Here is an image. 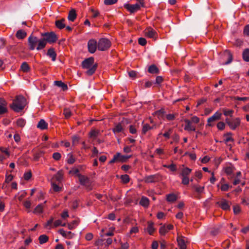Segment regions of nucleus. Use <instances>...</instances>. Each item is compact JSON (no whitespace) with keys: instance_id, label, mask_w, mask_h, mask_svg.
Returning <instances> with one entry per match:
<instances>
[{"instance_id":"nucleus-55","label":"nucleus","mask_w":249,"mask_h":249,"mask_svg":"<svg viewBox=\"0 0 249 249\" xmlns=\"http://www.w3.org/2000/svg\"><path fill=\"white\" fill-rule=\"evenodd\" d=\"M118 0H104L105 5H112L117 2Z\"/></svg>"},{"instance_id":"nucleus-18","label":"nucleus","mask_w":249,"mask_h":249,"mask_svg":"<svg viewBox=\"0 0 249 249\" xmlns=\"http://www.w3.org/2000/svg\"><path fill=\"white\" fill-rule=\"evenodd\" d=\"M193 188L195 189V191L198 193V195L196 196V197L198 199L200 198V194L204 192V186H200L197 185H193Z\"/></svg>"},{"instance_id":"nucleus-40","label":"nucleus","mask_w":249,"mask_h":249,"mask_svg":"<svg viewBox=\"0 0 249 249\" xmlns=\"http://www.w3.org/2000/svg\"><path fill=\"white\" fill-rule=\"evenodd\" d=\"M53 221V217H51L50 219L47 221V222L44 224V227L50 229L52 228H53V225H52V223Z\"/></svg>"},{"instance_id":"nucleus-7","label":"nucleus","mask_w":249,"mask_h":249,"mask_svg":"<svg viewBox=\"0 0 249 249\" xmlns=\"http://www.w3.org/2000/svg\"><path fill=\"white\" fill-rule=\"evenodd\" d=\"M111 46L110 41L105 38H101L98 42V49L101 51L107 50Z\"/></svg>"},{"instance_id":"nucleus-63","label":"nucleus","mask_w":249,"mask_h":249,"mask_svg":"<svg viewBox=\"0 0 249 249\" xmlns=\"http://www.w3.org/2000/svg\"><path fill=\"white\" fill-rule=\"evenodd\" d=\"M129 246L127 242L121 243V249H128Z\"/></svg>"},{"instance_id":"nucleus-51","label":"nucleus","mask_w":249,"mask_h":249,"mask_svg":"<svg viewBox=\"0 0 249 249\" xmlns=\"http://www.w3.org/2000/svg\"><path fill=\"white\" fill-rule=\"evenodd\" d=\"M225 124L223 122H219L217 124V127L219 130H222L225 128Z\"/></svg>"},{"instance_id":"nucleus-53","label":"nucleus","mask_w":249,"mask_h":249,"mask_svg":"<svg viewBox=\"0 0 249 249\" xmlns=\"http://www.w3.org/2000/svg\"><path fill=\"white\" fill-rule=\"evenodd\" d=\"M190 179L188 177H182V183L184 185H188L189 183Z\"/></svg>"},{"instance_id":"nucleus-49","label":"nucleus","mask_w":249,"mask_h":249,"mask_svg":"<svg viewBox=\"0 0 249 249\" xmlns=\"http://www.w3.org/2000/svg\"><path fill=\"white\" fill-rule=\"evenodd\" d=\"M78 224L77 221L73 220L71 223L68 224V227L70 230H72L75 228L74 225H77Z\"/></svg>"},{"instance_id":"nucleus-12","label":"nucleus","mask_w":249,"mask_h":249,"mask_svg":"<svg viewBox=\"0 0 249 249\" xmlns=\"http://www.w3.org/2000/svg\"><path fill=\"white\" fill-rule=\"evenodd\" d=\"M144 34L145 36L153 38L156 40L158 36L157 32L151 27L146 28L144 31Z\"/></svg>"},{"instance_id":"nucleus-22","label":"nucleus","mask_w":249,"mask_h":249,"mask_svg":"<svg viewBox=\"0 0 249 249\" xmlns=\"http://www.w3.org/2000/svg\"><path fill=\"white\" fill-rule=\"evenodd\" d=\"M46 202L45 201L44 203L38 204L34 209L33 213L36 214H39L43 212V209L44 207V204Z\"/></svg>"},{"instance_id":"nucleus-23","label":"nucleus","mask_w":249,"mask_h":249,"mask_svg":"<svg viewBox=\"0 0 249 249\" xmlns=\"http://www.w3.org/2000/svg\"><path fill=\"white\" fill-rule=\"evenodd\" d=\"M192 170L188 167H183L181 169L180 175L181 177H188L190 174Z\"/></svg>"},{"instance_id":"nucleus-42","label":"nucleus","mask_w":249,"mask_h":249,"mask_svg":"<svg viewBox=\"0 0 249 249\" xmlns=\"http://www.w3.org/2000/svg\"><path fill=\"white\" fill-rule=\"evenodd\" d=\"M26 122L25 120L22 118H19L17 121V125L20 127H23L25 125Z\"/></svg>"},{"instance_id":"nucleus-47","label":"nucleus","mask_w":249,"mask_h":249,"mask_svg":"<svg viewBox=\"0 0 249 249\" xmlns=\"http://www.w3.org/2000/svg\"><path fill=\"white\" fill-rule=\"evenodd\" d=\"M231 135L232 134L231 133H228L225 135V136H226V138L225 140V142L226 143H227L228 142H229L230 141H231V142L233 141V139L231 137Z\"/></svg>"},{"instance_id":"nucleus-36","label":"nucleus","mask_w":249,"mask_h":249,"mask_svg":"<svg viewBox=\"0 0 249 249\" xmlns=\"http://www.w3.org/2000/svg\"><path fill=\"white\" fill-rule=\"evenodd\" d=\"M243 59L246 62L249 61V49H245L243 52Z\"/></svg>"},{"instance_id":"nucleus-44","label":"nucleus","mask_w":249,"mask_h":249,"mask_svg":"<svg viewBox=\"0 0 249 249\" xmlns=\"http://www.w3.org/2000/svg\"><path fill=\"white\" fill-rule=\"evenodd\" d=\"M63 114L66 119H68L71 116V112L69 108H65L63 110Z\"/></svg>"},{"instance_id":"nucleus-31","label":"nucleus","mask_w":249,"mask_h":249,"mask_svg":"<svg viewBox=\"0 0 249 249\" xmlns=\"http://www.w3.org/2000/svg\"><path fill=\"white\" fill-rule=\"evenodd\" d=\"M148 71L150 73L157 74L159 73V70L156 65H152L148 68Z\"/></svg>"},{"instance_id":"nucleus-38","label":"nucleus","mask_w":249,"mask_h":249,"mask_svg":"<svg viewBox=\"0 0 249 249\" xmlns=\"http://www.w3.org/2000/svg\"><path fill=\"white\" fill-rule=\"evenodd\" d=\"M152 129V127H150V125L148 124H143L142 128V134H145L147 132Z\"/></svg>"},{"instance_id":"nucleus-16","label":"nucleus","mask_w":249,"mask_h":249,"mask_svg":"<svg viewBox=\"0 0 249 249\" xmlns=\"http://www.w3.org/2000/svg\"><path fill=\"white\" fill-rule=\"evenodd\" d=\"M185 126H184V130L191 131H195L196 130V126L193 124L191 121L189 120H185Z\"/></svg>"},{"instance_id":"nucleus-27","label":"nucleus","mask_w":249,"mask_h":249,"mask_svg":"<svg viewBox=\"0 0 249 249\" xmlns=\"http://www.w3.org/2000/svg\"><path fill=\"white\" fill-rule=\"evenodd\" d=\"M100 134V131L96 129H92L89 133V137L95 140Z\"/></svg>"},{"instance_id":"nucleus-56","label":"nucleus","mask_w":249,"mask_h":249,"mask_svg":"<svg viewBox=\"0 0 249 249\" xmlns=\"http://www.w3.org/2000/svg\"><path fill=\"white\" fill-rule=\"evenodd\" d=\"M52 187L53 190L56 192H59L61 189V188L54 183H52Z\"/></svg>"},{"instance_id":"nucleus-21","label":"nucleus","mask_w":249,"mask_h":249,"mask_svg":"<svg viewBox=\"0 0 249 249\" xmlns=\"http://www.w3.org/2000/svg\"><path fill=\"white\" fill-rule=\"evenodd\" d=\"M65 21V19L64 18H62L59 20H56L55 21V25L56 27L59 29H62L66 26Z\"/></svg>"},{"instance_id":"nucleus-14","label":"nucleus","mask_w":249,"mask_h":249,"mask_svg":"<svg viewBox=\"0 0 249 249\" xmlns=\"http://www.w3.org/2000/svg\"><path fill=\"white\" fill-rule=\"evenodd\" d=\"M112 130L115 134L123 132L124 130V124L122 122H120L115 124Z\"/></svg>"},{"instance_id":"nucleus-35","label":"nucleus","mask_w":249,"mask_h":249,"mask_svg":"<svg viewBox=\"0 0 249 249\" xmlns=\"http://www.w3.org/2000/svg\"><path fill=\"white\" fill-rule=\"evenodd\" d=\"M147 230L149 234L152 235L154 233L155 231V228H154L153 223L150 222H148Z\"/></svg>"},{"instance_id":"nucleus-24","label":"nucleus","mask_w":249,"mask_h":249,"mask_svg":"<svg viewBox=\"0 0 249 249\" xmlns=\"http://www.w3.org/2000/svg\"><path fill=\"white\" fill-rule=\"evenodd\" d=\"M177 242L179 249H186V245L185 241L181 237H178L177 238Z\"/></svg>"},{"instance_id":"nucleus-29","label":"nucleus","mask_w":249,"mask_h":249,"mask_svg":"<svg viewBox=\"0 0 249 249\" xmlns=\"http://www.w3.org/2000/svg\"><path fill=\"white\" fill-rule=\"evenodd\" d=\"M37 127L41 130H44L47 128L48 124L44 120L42 119L38 122Z\"/></svg>"},{"instance_id":"nucleus-20","label":"nucleus","mask_w":249,"mask_h":249,"mask_svg":"<svg viewBox=\"0 0 249 249\" xmlns=\"http://www.w3.org/2000/svg\"><path fill=\"white\" fill-rule=\"evenodd\" d=\"M77 17L76 11L74 9H71L69 13L68 19L69 21L73 22L75 19Z\"/></svg>"},{"instance_id":"nucleus-59","label":"nucleus","mask_w":249,"mask_h":249,"mask_svg":"<svg viewBox=\"0 0 249 249\" xmlns=\"http://www.w3.org/2000/svg\"><path fill=\"white\" fill-rule=\"evenodd\" d=\"M139 229L137 227H133L131 228L130 230L129 233H128V235L129 236L130 234H133V233H136L138 232Z\"/></svg>"},{"instance_id":"nucleus-30","label":"nucleus","mask_w":249,"mask_h":249,"mask_svg":"<svg viewBox=\"0 0 249 249\" xmlns=\"http://www.w3.org/2000/svg\"><path fill=\"white\" fill-rule=\"evenodd\" d=\"M140 204L144 207H147L149 204V200L146 197L142 196L140 201Z\"/></svg>"},{"instance_id":"nucleus-4","label":"nucleus","mask_w":249,"mask_h":249,"mask_svg":"<svg viewBox=\"0 0 249 249\" xmlns=\"http://www.w3.org/2000/svg\"><path fill=\"white\" fill-rule=\"evenodd\" d=\"M41 36L42 40L45 43V47L47 42L52 44L55 42L58 39L56 35L53 32L41 33Z\"/></svg>"},{"instance_id":"nucleus-52","label":"nucleus","mask_w":249,"mask_h":249,"mask_svg":"<svg viewBox=\"0 0 249 249\" xmlns=\"http://www.w3.org/2000/svg\"><path fill=\"white\" fill-rule=\"evenodd\" d=\"M32 177V173L31 171H28L24 173V178L26 180H29Z\"/></svg>"},{"instance_id":"nucleus-62","label":"nucleus","mask_w":249,"mask_h":249,"mask_svg":"<svg viewBox=\"0 0 249 249\" xmlns=\"http://www.w3.org/2000/svg\"><path fill=\"white\" fill-rule=\"evenodd\" d=\"M93 235L92 233L89 232L86 234L85 239L87 241H90L93 239Z\"/></svg>"},{"instance_id":"nucleus-28","label":"nucleus","mask_w":249,"mask_h":249,"mask_svg":"<svg viewBox=\"0 0 249 249\" xmlns=\"http://www.w3.org/2000/svg\"><path fill=\"white\" fill-rule=\"evenodd\" d=\"M241 176H242V173L240 171L237 172L236 173L235 178L233 181V184L234 185H236L239 184L240 183H241L240 178H241Z\"/></svg>"},{"instance_id":"nucleus-10","label":"nucleus","mask_w":249,"mask_h":249,"mask_svg":"<svg viewBox=\"0 0 249 249\" xmlns=\"http://www.w3.org/2000/svg\"><path fill=\"white\" fill-rule=\"evenodd\" d=\"M160 179V176L159 174H155L146 176L144 180L146 183H154L159 181Z\"/></svg>"},{"instance_id":"nucleus-37","label":"nucleus","mask_w":249,"mask_h":249,"mask_svg":"<svg viewBox=\"0 0 249 249\" xmlns=\"http://www.w3.org/2000/svg\"><path fill=\"white\" fill-rule=\"evenodd\" d=\"M168 231L165 225H162L159 229V233L162 236H164Z\"/></svg>"},{"instance_id":"nucleus-19","label":"nucleus","mask_w":249,"mask_h":249,"mask_svg":"<svg viewBox=\"0 0 249 249\" xmlns=\"http://www.w3.org/2000/svg\"><path fill=\"white\" fill-rule=\"evenodd\" d=\"M47 55L52 58L53 61H55L56 53L53 48H51L48 50Z\"/></svg>"},{"instance_id":"nucleus-6","label":"nucleus","mask_w":249,"mask_h":249,"mask_svg":"<svg viewBox=\"0 0 249 249\" xmlns=\"http://www.w3.org/2000/svg\"><path fill=\"white\" fill-rule=\"evenodd\" d=\"M78 178L81 185L84 186L89 190L92 189V182L88 177L82 175H78Z\"/></svg>"},{"instance_id":"nucleus-61","label":"nucleus","mask_w":249,"mask_h":249,"mask_svg":"<svg viewBox=\"0 0 249 249\" xmlns=\"http://www.w3.org/2000/svg\"><path fill=\"white\" fill-rule=\"evenodd\" d=\"M24 206L27 209H30L31 207V202L29 200H27L23 203Z\"/></svg>"},{"instance_id":"nucleus-32","label":"nucleus","mask_w":249,"mask_h":249,"mask_svg":"<svg viewBox=\"0 0 249 249\" xmlns=\"http://www.w3.org/2000/svg\"><path fill=\"white\" fill-rule=\"evenodd\" d=\"M177 199V196L174 194H169L166 195V200L168 202H173Z\"/></svg>"},{"instance_id":"nucleus-5","label":"nucleus","mask_w":249,"mask_h":249,"mask_svg":"<svg viewBox=\"0 0 249 249\" xmlns=\"http://www.w3.org/2000/svg\"><path fill=\"white\" fill-rule=\"evenodd\" d=\"M225 122L230 128L232 130H235L237 127L239 126L241 123V120L239 118L233 119H229L227 118L225 119Z\"/></svg>"},{"instance_id":"nucleus-11","label":"nucleus","mask_w":249,"mask_h":249,"mask_svg":"<svg viewBox=\"0 0 249 249\" xmlns=\"http://www.w3.org/2000/svg\"><path fill=\"white\" fill-rule=\"evenodd\" d=\"M88 47L90 53H95L97 48H98V44L96 41L93 39L89 40L88 42Z\"/></svg>"},{"instance_id":"nucleus-15","label":"nucleus","mask_w":249,"mask_h":249,"mask_svg":"<svg viewBox=\"0 0 249 249\" xmlns=\"http://www.w3.org/2000/svg\"><path fill=\"white\" fill-rule=\"evenodd\" d=\"M221 116V113L216 111L212 116L208 119V125L211 126L212 124L210 123L220 119Z\"/></svg>"},{"instance_id":"nucleus-26","label":"nucleus","mask_w":249,"mask_h":249,"mask_svg":"<svg viewBox=\"0 0 249 249\" xmlns=\"http://www.w3.org/2000/svg\"><path fill=\"white\" fill-rule=\"evenodd\" d=\"M54 85L58 87L61 88L62 90L64 91L68 89L67 85L62 81H55L54 82Z\"/></svg>"},{"instance_id":"nucleus-33","label":"nucleus","mask_w":249,"mask_h":249,"mask_svg":"<svg viewBox=\"0 0 249 249\" xmlns=\"http://www.w3.org/2000/svg\"><path fill=\"white\" fill-rule=\"evenodd\" d=\"M222 111L223 112V114L225 116H230L232 117L233 114L234 113V110L232 109H229L226 108H222Z\"/></svg>"},{"instance_id":"nucleus-54","label":"nucleus","mask_w":249,"mask_h":249,"mask_svg":"<svg viewBox=\"0 0 249 249\" xmlns=\"http://www.w3.org/2000/svg\"><path fill=\"white\" fill-rule=\"evenodd\" d=\"M0 151H1L2 153L5 154L7 157H9L10 153L8 151V149L7 148L0 146Z\"/></svg>"},{"instance_id":"nucleus-43","label":"nucleus","mask_w":249,"mask_h":249,"mask_svg":"<svg viewBox=\"0 0 249 249\" xmlns=\"http://www.w3.org/2000/svg\"><path fill=\"white\" fill-rule=\"evenodd\" d=\"M68 160H67L68 163L70 164H73L75 161V158L73 157V156L71 154H68Z\"/></svg>"},{"instance_id":"nucleus-50","label":"nucleus","mask_w":249,"mask_h":249,"mask_svg":"<svg viewBox=\"0 0 249 249\" xmlns=\"http://www.w3.org/2000/svg\"><path fill=\"white\" fill-rule=\"evenodd\" d=\"M119 157H120V154L119 153H117L116 154L114 155L113 159L109 161V163H113L118 160Z\"/></svg>"},{"instance_id":"nucleus-17","label":"nucleus","mask_w":249,"mask_h":249,"mask_svg":"<svg viewBox=\"0 0 249 249\" xmlns=\"http://www.w3.org/2000/svg\"><path fill=\"white\" fill-rule=\"evenodd\" d=\"M217 204L225 211H227L230 209V202L225 199H222L221 201L217 202Z\"/></svg>"},{"instance_id":"nucleus-57","label":"nucleus","mask_w":249,"mask_h":249,"mask_svg":"<svg viewBox=\"0 0 249 249\" xmlns=\"http://www.w3.org/2000/svg\"><path fill=\"white\" fill-rule=\"evenodd\" d=\"M61 157V154L58 152H55L53 155V158L56 160H59Z\"/></svg>"},{"instance_id":"nucleus-39","label":"nucleus","mask_w":249,"mask_h":249,"mask_svg":"<svg viewBox=\"0 0 249 249\" xmlns=\"http://www.w3.org/2000/svg\"><path fill=\"white\" fill-rule=\"evenodd\" d=\"M48 237L45 234L41 235L38 238L39 242L40 244L47 242L48 241Z\"/></svg>"},{"instance_id":"nucleus-8","label":"nucleus","mask_w":249,"mask_h":249,"mask_svg":"<svg viewBox=\"0 0 249 249\" xmlns=\"http://www.w3.org/2000/svg\"><path fill=\"white\" fill-rule=\"evenodd\" d=\"M221 56L223 61L222 63L224 65L229 64L232 61V54L228 50H225L221 53Z\"/></svg>"},{"instance_id":"nucleus-34","label":"nucleus","mask_w":249,"mask_h":249,"mask_svg":"<svg viewBox=\"0 0 249 249\" xmlns=\"http://www.w3.org/2000/svg\"><path fill=\"white\" fill-rule=\"evenodd\" d=\"M30 67L27 63L24 62L20 66V70L24 72H27L30 71Z\"/></svg>"},{"instance_id":"nucleus-45","label":"nucleus","mask_w":249,"mask_h":249,"mask_svg":"<svg viewBox=\"0 0 249 249\" xmlns=\"http://www.w3.org/2000/svg\"><path fill=\"white\" fill-rule=\"evenodd\" d=\"M121 179L122 182L124 183H127L130 180L129 176L126 174L122 175Z\"/></svg>"},{"instance_id":"nucleus-64","label":"nucleus","mask_w":249,"mask_h":249,"mask_svg":"<svg viewBox=\"0 0 249 249\" xmlns=\"http://www.w3.org/2000/svg\"><path fill=\"white\" fill-rule=\"evenodd\" d=\"M244 33L246 36H249V24L245 27L244 29Z\"/></svg>"},{"instance_id":"nucleus-60","label":"nucleus","mask_w":249,"mask_h":249,"mask_svg":"<svg viewBox=\"0 0 249 249\" xmlns=\"http://www.w3.org/2000/svg\"><path fill=\"white\" fill-rule=\"evenodd\" d=\"M192 123L197 124L199 122V118L196 116H193L190 120Z\"/></svg>"},{"instance_id":"nucleus-48","label":"nucleus","mask_w":249,"mask_h":249,"mask_svg":"<svg viewBox=\"0 0 249 249\" xmlns=\"http://www.w3.org/2000/svg\"><path fill=\"white\" fill-rule=\"evenodd\" d=\"M70 174L75 175L77 177H78V175H81L79 174V170L78 169L76 168H73L70 171Z\"/></svg>"},{"instance_id":"nucleus-2","label":"nucleus","mask_w":249,"mask_h":249,"mask_svg":"<svg viewBox=\"0 0 249 249\" xmlns=\"http://www.w3.org/2000/svg\"><path fill=\"white\" fill-rule=\"evenodd\" d=\"M27 105L26 99L22 95L17 96L10 105L11 108L16 112H19Z\"/></svg>"},{"instance_id":"nucleus-3","label":"nucleus","mask_w":249,"mask_h":249,"mask_svg":"<svg viewBox=\"0 0 249 249\" xmlns=\"http://www.w3.org/2000/svg\"><path fill=\"white\" fill-rule=\"evenodd\" d=\"M94 59L92 57H89L84 60L82 63V67L84 69H88L86 73L88 75H92L95 71L97 65L94 64Z\"/></svg>"},{"instance_id":"nucleus-58","label":"nucleus","mask_w":249,"mask_h":249,"mask_svg":"<svg viewBox=\"0 0 249 249\" xmlns=\"http://www.w3.org/2000/svg\"><path fill=\"white\" fill-rule=\"evenodd\" d=\"M139 44H140L142 46H144L146 44V40L143 37H140L139 38L138 40Z\"/></svg>"},{"instance_id":"nucleus-13","label":"nucleus","mask_w":249,"mask_h":249,"mask_svg":"<svg viewBox=\"0 0 249 249\" xmlns=\"http://www.w3.org/2000/svg\"><path fill=\"white\" fill-rule=\"evenodd\" d=\"M223 170L226 174V175L229 176V179H231L233 178L232 175L234 172V167L232 164H230L229 165L225 166L223 168Z\"/></svg>"},{"instance_id":"nucleus-41","label":"nucleus","mask_w":249,"mask_h":249,"mask_svg":"<svg viewBox=\"0 0 249 249\" xmlns=\"http://www.w3.org/2000/svg\"><path fill=\"white\" fill-rule=\"evenodd\" d=\"M63 173L62 170H59L58 171L57 174L54 176V178L56 179V181H60L62 180L63 178Z\"/></svg>"},{"instance_id":"nucleus-46","label":"nucleus","mask_w":249,"mask_h":249,"mask_svg":"<svg viewBox=\"0 0 249 249\" xmlns=\"http://www.w3.org/2000/svg\"><path fill=\"white\" fill-rule=\"evenodd\" d=\"M26 192L25 191H22L20 193H18V199L21 201L22 200L23 198L26 196Z\"/></svg>"},{"instance_id":"nucleus-1","label":"nucleus","mask_w":249,"mask_h":249,"mask_svg":"<svg viewBox=\"0 0 249 249\" xmlns=\"http://www.w3.org/2000/svg\"><path fill=\"white\" fill-rule=\"evenodd\" d=\"M29 49L30 50L36 49L37 51L43 49L45 48V43L42 40L41 38H38L36 36L31 34L28 38Z\"/></svg>"},{"instance_id":"nucleus-9","label":"nucleus","mask_w":249,"mask_h":249,"mask_svg":"<svg viewBox=\"0 0 249 249\" xmlns=\"http://www.w3.org/2000/svg\"><path fill=\"white\" fill-rule=\"evenodd\" d=\"M143 6V3L140 1V3L135 4H125L124 7L131 13H133L140 9L141 7Z\"/></svg>"},{"instance_id":"nucleus-25","label":"nucleus","mask_w":249,"mask_h":249,"mask_svg":"<svg viewBox=\"0 0 249 249\" xmlns=\"http://www.w3.org/2000/svg\"><path fill=\"white\" fill-rule=\"evenodd\" d=\"M26 36V32L23 30H18L16 34V36L19 39H22L24 38Z\"/></svg>"}]
</instances>
